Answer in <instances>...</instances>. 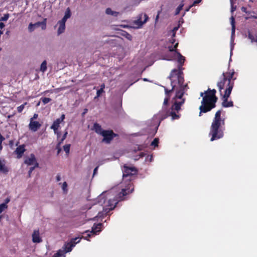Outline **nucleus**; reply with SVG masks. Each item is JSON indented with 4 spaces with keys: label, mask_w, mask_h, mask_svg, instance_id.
Segmentation results:
<instances>
[{
    "label": "nucleus",
    "mask_w": 257,
    "mask_h": 257,
    "mask_svg": "<svg viewBox=\"0 0 257 257\" xmlns=\"http://www.w3.org/2000/svg\"><path fill=\"white\" fill-rule=\"evenodd\" d=\"M178 56V69H174L172 70L169 78L171 81L172 89H168L166 87H164L166 97L164 100V105L168 104L170 100L171 93L173 91H175V95L173 98L174 103L172 104L171 109L168 110L164 114H161L160 117V120H163L168 116H171L172 119H178L180 118V114H178L181 109V106L184 103L185 99L183 98L185 93V89L187 86L186 84H184V77L183 76L182 67L185 58L182 56L180 53L177 52Z\"/></svg>",
    "instance_id": "f257e3e1"
},
{
    "label": "nucleus",
    "mask_w": 257,
    "mask_h": 257,
    "mask_svg": "<svg viewBox=\"0 0 257 257\" xmlns=\"http://www.w3.org/2000/svg\"><path fill=\"white\" fill-rule=\"evenodd\" d=\"M222 112V109L217 110L212 120L209 133L211 142L220 139L224 136L225 118L221 116Z\"/></svg>",
    "instance_id": "f03ea898"
},
{
    "label": "nucleus",
    "mask_w": 257,
    "mask_h": 257,
    "mask_svg": "<svg viewBox=\"0 0 257 257\" xmlns=\"http://www.w3.org/2000/svg\"><path fill=\"white\" fill-rule=\"evenodd\" d=\"M216 93V90L215 89L208 88L204 92H201L200 93V96L202 97V100L199 108V116H201L202 113H207L216 107V103L218 99Z\"/></svg>",
    "instance_id": "7ed1b4c3"
},
{
    "label": "nucleus",
    "mask_w": 257,
    "mask_h": 257,
    "mask_svg": "<svg viewBox=\"0 0 257 257\" xmlns=\"http://www.w3.org/2000/svg\"><path fill=\"white\" fill-rule=\"evenodd\" d=\"M134 190V188H132L131 190L129 188H124L121 190V191L118 194V196H115L113 198H111L110 193L107 194V196L104 201L105 203V207L103 208V212H99L97 216L101 217L102 216L103 213L105 216L108 215L110 211L113 210L118 202L120 201L123 200V198L125 196L128 194L131 193Z\"/></svg>",
    "instance_id": "20e7f679"
},
{
    "label": "nucleus",
    "mask_w": 257,
    "mask_h": 257,
    "mask_svg": "<svg viewBox=\"0 0 257 257\" xmlns=\"http://www.w3.org/2000/svg\"><path fill=\"white\" fill-rule=\"evenodd\" d=\"M234 73V70H232L229 72H223L220 76V80L218 82L217 85L221 95H222V90L224 88L227 90L231 87V90H232L234 81L236 79V78H233Z\"/></svg>",
    "instance_id": "39448f33"
},
{
    "label": "nucleus",
    "mask_w": 257,
    "mask_h": 257,
    "mask_svg": "<svg viewBox=\"0 0 257 257\" xmlns=\"http://www.w3.org/2000/svg\"><path fill=\"white\" fill-rule=\"evenodd\" d=\"M91 236L90 233L87 234V236H82L81 237H75L71 239L69 242H66L63 248L67 252H70L72 248L75 246V245L80 242L81 238H84L87 240H89L88 237H90Z\"/></svg>",
    "instance_id": "423d86ee"
},
{
    "label": "nucleus",
    "mask_w": 257,
    "mask_h": 257,
    "mask_svg": "<svg viewBox=\"0 0 257 257\" xmlns=\"http://www.w3.org/2000/svg\"><path fill=\"white\" fill-rule=\"evenodd\" d=\"M123 178L126 179L127 177H131L135 175L138 173V170L133 166L130 167L127 164H124L123 166Z\"/></svg>",
    "instance_id": "0eeeda50"
},
{
    "label": "nucleus",
    "mask_w": 257,
    "mask_h": 257,
    "mask_svg": "<svg viewBox=\"0 0 257 257\" xmlns=\"http://www.w3.org/2000/svg\"><path fill=\"white\" fill-rule=\"evenodd\" d=\"M101 136L103 137L102 142L109 144L115 137L118 136V135L114 133L112 130H109L103 131Z\"/></svg>",
    "instance_id": "6e6552de"
},
{
    "label": "nucleus",
    "mask_w": 257,
    "mask_h": 257,
    "mask_svg": "<svg viewBox=\"0 0 257 257\" xmlns=\"http://www.w3.org/2000/svg\"><path fill=\"white\" fill-rule=\"evenodd\" d=\"M231 92V87L227 90H225L224 94L222 96V106L224 107H229L233 106V103L232 101H228Z\"/></svg>",
    "instance_id": "1a4fd4ad"
},
{
    "label": "nucleus",
    "mask_w": 257,
    "mask_h": 257,
    "mask_svg": "<svg viewBox=\"0 0 257 257\" xmlns=\"http://www.w3.org/2000/svg\"><path fill=\"white\" fill-rule=\"evenodd\" d=\"M65 118V115L64 114H62L61 117L59 118H57L56 120L54 121L52 125L51 126L50 128L53 130L54 133L57 134V137L59 138L60 135V133L57 132V130L60 126V124L63 121L64 119Z\"/></svg>",
    "instance_id": "9d476101"
},
{
    "label": "nucleus",
    "mask_w": 257,
    "mask_h": 257,
    "mask_svg": "<svg viewBox=\"0 0 257 257\" xmlns=\"http://www.w3.org/2000/svg\"><path fill=\"white\" fill-rule=\"evenodd\" d=\"M46 19H44L42 22H38L35 24L30 23L29 25V30L30 32L34 30V28H32V27H38L42 26V29L44 30L46 28Z\"/></svg>",
    "instance_id": "9b49d317"
},
{
    "label": "nucleus",
    "mask_w": 257,
    "mask_h": 257,
    "mask_svg": "<svg viewBox=\"0 0 257 257\" xmlns=\"http://www.w3.org/2000/svg\"><path fill=\"white\" fill-rule=\"evenodd\" d=\"M41 124L39 122L33 120V118L30 119L29 128L31 131L35 132L41 127Z\"/></svg>",
    "instance_id": "f8f14e48"
},
{
    "label": "nucleus",
    "mask_w": 257,
    "mask_h": 257,
    "mask_svg": "<svg viewBox=\"0 0 257 257\" xmlns=\"http://www.w3.org/2000/svg\"><path fill=\"white\" fill-rule=\"evenodd\" d=\"M149 19V17L146 14H141L139 15V18L137 21L140 26H142L146 23Z\"/></svg>",
    "instance_id": "ddd939ff"
},
{
    "label": "nucleus",
    "mask_w": 257,
    "mask_h": 257,
    "mask_svg": "<svg viewBox=\"0 0 257 257\" xmlns=\"http://www.w3.org/2000/svg\"><path fill=\"white\" fill-rule=\"evenodd\" d=\"M25 146L24 145H20L18 146L16 150L15 151V153L17 155V158H21L24 153L25 152Z\"/></svg>",
    "instance_id": "4468645a"
},
{
    "label": "nucleus",
    "mask_w": 257,
    "mask_h": 257,
    "mask_svg": "<svg viewBox=\"0 0 257 257\" xmlns=\"http://www.w3.org/2000/svg\"><path fill=\"white\" fill-rule=\"evenodd\" d=\"M32 240L35 243H40L42 240L40 236V233L39 230H35L32 234Z\"/></svg>",
    "instance_id": "2eb2a0df"
},
{
    "label": "nucleus",
    "mask_w": 257,
    "mask_h": 257,
    "mask_svg": "<svg viewBox=\"0 0 257 257\" xmlns=\"http://www.w3.org/2000/svg\"><path fill=\"white\" fill-rule=\"evenodd\" d=\"M36 158L33 154H31L29 157L26 158L24 163L28 166L33 165L36 162Z\"/></svg>",
    "instance_id": "dca6fc26"
},
{
    "label": "nucleus",
    "mask_w": 257,
    "mask_h": 257,
    "mask_svg": "<svg viewBox=\"0 0 257 257\" xmlns=\"http://www.w3.org/2000/svg\"><path fill=\"white\" fill-rule=\"evenodd\" d=\"M92 130H94L96 134L100 135L102 134L103 131H105L103 130L101 126L97 122L94 123Z\"/></svg>",
    "instance_id": "f3484780"
},
{
    "label": "nucleus",
    "mask_w": 257,
    "mask_h": 257,
    "mask_svg": "<svg viewBox=\"0 0 257 257\" xmlns=\"http://www.w3.org/2000/svg\"><path fill=\"white\" fill-rule=\"evenodd\" d=\"M67 252L65 250L59 249L55 253L53 257H65V254Z\"/></svg>",
    "instance_id": "a211bd4d"
},
{
    "label": "nucleus",
    "mask_w": 257,
    "mask_h": 257,
    "mask_svg": "<svg viewBox=\"0 0 257 257\" xmlns=\"http://www.w3.org/2000/svg\"><path fill=\"white\" fill-rule=\"evenodd\" d=\"M247 37L251 43L255 42L257 41V35L252 34L250 31L248 32Z\"/></svg>",
    "instance_id": "6ab92c4d"
},
{
    "label": "nucleus",
    "mask_w": 257,
    "mask_h": 257,
    "mask_svg": "<svg viewBox=\"0 0 257 257\" xmlns=\"http://www.w3.org/2000/svg\"><path fill=\"white\" fill-rule=\"evenodd\" d=\"M105 13L107 15H111L114 17H117L119 14V13L116 11H113L112 10L108 8L106 9Z\"/></svg>",
    "instance_id": "aec40b11"
},
{
    "label": "nucleus",
    "mask_w": 257,
    "mask_h": 257,
    "mask_svg": "<svg viewBox=\"0 0 257 257\" xmlns=\"http://www.w3.org/2000/svg\"><path fill=\"white\" fill-rule=\"evenodd\" d=\"M0 172L4 173H7L9 172V169L6 165L3 164L0 160Z\"/></svg>",
    "instance_id": "412c9836"
},
{
    "label": "nucleus",
    "mask_w": 257,
    "mask_h": 257,
    "mask_svg": "<svg viewBox=\"0 0 257 257\" xmlns=\"http://www.w3.org/2000/svg\"><path fill=\"white\" fill-rule=\"evenodd\" d=\"M102 225V224L99 223L98 224H94L92 227V231L94 233L96 231H100V227Z\"/></svg>",
    "instance_id": "4be33fe9"
},
{
    "label": "nucleus",
    "mask_w": 257,
    "mask_h": 257,
    "mask_svg": "<svg viewBox=\"0 0 257 257\" xmlns=\"http://www.w3.org/2000/svg\"><path fill=\"white\" fill-rule=\"evenodd\" d=\"M65 29V24L59 23V27L58 30V34L60 35L64 32Z\"/></svg>",
    "instance_id": "5701e85b"
},
{
    "label": "nucleus",
    "mask_w": 257,
    "mask_h": 257,
    "mask_svg": "<svg viewBox=\"0 0 257 257\" xmlns=\"http://www.w3.org/2000/svg\"><path fill=\"white\" fill-rule=\"evenodd\" d=\"M47 68V62L46 60H45L42 63L41 65L40 70L42 72H44L46 71Z\"/></svg>",
    "instance_id": "b1692460"
},
{
    "label": "nucleus",
    "mask_w": 257,
    "mask_h": 257,
    "mask_svg": "<svg viewBox=\"0 0 257 257\" xmlns=\"http://www.w3.org/2000/svg\"><path fill=\"white\" fill-rule=\"evenodd\" d=\"M184 5L183 3V1H182L181 2V3L180 4V5L176 9V11H175V15H177L180 13V11L182 10V9L183 8Z\"/></svg>",
    "instance_id": "393cba45"
},
{
    "label": "nucleus",
    "mask_w": 257,
    "mask_h": 257,
    "mask_svg": "<svg viewBox=\"0 0 257 257\" xmlns=\"http://www.w3.org/2000/svg\"><path fill=\"white\" fill-rule=\"evenodd\" d=\"M40 100L43 102L44 104H46L50 102L52 100V99L50 98L42 97L40 99Z\"/></svg>",
    "instance_id": "a878e982"
},
{
    "label": "nucleus",
    "mask_w": 257,
    "mask_h": 257,
    "mask_svg": "<svg viewBox=\"0 0 257 257\" xmlns=\"http://www.w3.org/2000/svg\"><path fill=\"white\" fill-rule=\"evenodd\" d=\"M71 16V11L69 8H67L64 17L66 18L67 19L70 18Z\"/></svg>",
    "instance_id": "bb28decb"
},
{
    "label": "nucleus",
    "mask_w": 257,
    "mask_h": 257,
    "mask_svg": "<svg viewBox=\"0 0 257 257\" xmlns=\"http://www.w3.org/2000/svg\"><path fill=\"white\" fill-rule=\"evenodd\" d=\"M9 17H10L9 14L7 13V14H5L3 17H2L0 18V22L7 21L8 20V19L9 18Z\"/></svg>",
    "instance_id": "cd10ccee"
},
{
    "label": "nucleus",
    "mask_w": 257,
    "mask_h": 257,
    "mask_svg": "<svg viewBox=\"0 0 257 257\" xmlns=\"http://www.w3.org/2000/svg\"><path fill=\"white\" fill-rule=\"evenodd\" d=\"M159 144V139L158 138H155L154 139V140L151 143V145L154 147L158 146Z\"/></svg>",
    "instance_id": "c85d7f7f"
},
{
    "label": "nucleus",
    "mask_w": 257,
    "mask_h": 257,
    "mask_svg": "<svg viewBox=\"0 0 257 257\" xmlns=\"http://www.w3.org/2000/svg\"><path fill=\"white\" fill-rule=\"evenodd\" d=\"M70 148V144L65 145V146H63L64 151L67 154H68L69 153Z\"/></svg>",
    "instance_id": "c756f323"
},
{
    "label": "nucleus",
    "mask_w": 257,
    "mask_h": 257,
    "mask_svg": "<svg viewBox=\"0 0 257 257\" xmlns=\"http://www.w3.org/2000/svg\"><path fill=\"white\" fill-rule=\"evenodd\" d=\"M8 208V205L6 203H2L0 204V213H2L5 209Z\"/></svg>",
    "instance_id": "7c9ffc66"
},
{
    "label": "nucleus",
    "mask_w": 257,
    "mask_h": 257,
    "mask_svg": "<svg viewBox=\"0 0 257 257\" xmlns=\"http://www.w3.org/2000/svg\"><path fill=\"white\" fill-rule=\"evenodd\" d=\"M104 92V90L102 89H99L97 91L96 93V96L95 97V98L99 97L100 96L102 93Z\"/></svg>",
    "instance_id": "2f4dec72"
},
{
    "label": "nucleus",
    "mask_w": 257,
    "mask_h": 257,
    "mask_svg": "<svg viewBox=\"0 0 257 257\" xmlns=\"http://www.w3.org/2000/svg\"><path fill=\"white\" fill-rule=\"evenodd\" d=\"M62 189L64 192L67 191V184L66 182H64L62 184Z\"/></svg>",
    "instance_id": "473e14b6"
},
{
    "label": "nucleus",
    "mask_w": 257,
    "mask_h": 257,
    "mask_svg": "<svg viewBox=\"0 0 257 257\" xmlns=\"http://www.w3.org/2000/svg\"><path fill=\"white\" fill-rule=\"evenodd\" d=\"M168 49L170 52H175L176 54H177V52H179L177 50H175L174 47L172 46H169Z\"/></svg>",
    "instance_id": "72a5a7b5"
},
{
    "label": "nucleus",
    "mask_w": 257,
    "mask_h": 257,
    "mask_svg": "<svg viewBox=\"0 0 257 257\" xmlns=\"http://www.w3.org/2000/svg\"><path fill=\"white\" fill-rule=\"evenodd\" d=\"M24 108V104H22L18 107L17 110L19 112H21Z\"/></svg>",
    "instance_id": "f704fd0d"
},
{
    "label": "nucleus",
    "mask_w": 257,
    "mask_h": 257,
    "mask_svg": "<svg viewBox=\"0 0 257 257\" xmlns=\"http://www.w3.org/2000/svg\"><path fill=\"white\" fill-rule=\"evenodd\" d=\"M235 25L231 26V36L232 37L235 35Z\"/></svg>",
    "instance_id": "c9c22d12"
},
{
    "label": "nucleus",
    "mask_w": 257,
    "mask_h": 257,
    "mask_svg": "<svg viewBox=\"0 0 257 257\" xmlns=\"http://www.w3.org/2000/svg\"><path fill=\"white\" fill-rule=\"evenodd\" d=\"M34 170V167H30L28 172V176L29 177H31V174L32 172Z\"/></svg>",
    "instance_id": "e433bc0d"
},
{
    "label": "nucleus",
    "mask_w": 257,
    "mask_h": 257,
    "mask_svg": "<svg viewBox=\"0 0 257 257\" xmlns=\"http://www.w3.org/2000/svg\"><path fill=\"white\" fill-rule=\"evenodd\" d=\"M67 20V19L64 16V17L62 18V19L61 21H59V23H62V24H65V23H66Z\"/></svg>",
    "instance_id": "4c0bfd02"
},
{
    "label": "nucleus",
    "mask_w": 257,
    "mask_h": 257,
    "mask_svg": "<svg viewBox=\"0 0 257 257\" xmlns=\"http://www.w3.org/2000/svg\"><path fill=\"white\" fill-rule=\"evenodd\" d=\"M56 148L57 150V155H58L61 151V146L57 145Z\"/></svg>",
    "instance_id": "58836bf2"
},
{
    "label": "nucleus",
    "mask_w": 257,
    "mask_h": 257,
    "mask_svg": "<svg viewBox=\"0 0 257 257\" xmlns=\"http://www.w3.org/2000/svg\"><path fill=\"white\" fill-rule=\"evenodd\" d=\"M201 0H195L193 2V4H192L193 6H195L196 5L199 4L200 2H201Z\"/></svg>",
    "instance_id": "ea45409f"
},
{
    "label": "nucleus",
    "mask_w": 257,
    "mask_h": 257,
    "mask_svg": "<svg viewBox=\"0 0 257 257\" xmlns=\"http://www.w3.org/2000/svg\"><path fill=\"white\" fill-rule=\"evenodd\" d=\"M231 26L235 25V19L233 17H231Z\"/></svg>",
    "instance_id": "a19ab883"
},
{
    "label": "nucleus",
    "mask_w": 257,
    "mask_h": 257,
    "mask_svg": "<svg viewBox=\"0 0 257 257\" xmlns=\"http://www.w3.org/2000/svg\"><path fill=\"white\" fill-rule=\"evenodd\" d=\"M34 166L33 167H34V169L36 168H38L39 166V163L37 162V160H36V162L34 163Z\"/></svg>",
    "instance_id": "79ce46f5"
},
{
    "label": "nucleus",
    "mask_w": 257,
    "mask_h": 257,
    "mask_svg": "<svg viewBox=\"0 0 257 257\" xmlns=\"http://www.w3.org/2000/svg\"><path fill=\"white\" fill-rule=\"evenodd\" d=\"M67 134H68L67 132V131L65 132V133L64 134V135H63V136L62 137V139H64L65 140V139L66 138Z\"/></svg>",
    "instance_id": "37998d69"
},
{
    "label": "nucleus",
    "mask_w": 257,
    "mask_h": 257,
    "mask_svg": "<svg viewBox=\"0 0 257 257\" xmlns=\"http://www.w3.org/2000/svg\"><path fill=\"white\" fill-rule=\"evenodd\" d=\"M10 201V199L8 197L5 200V202L4 203H6V205H7V204Z\"/></svg>",
    "instance_id": "c03bdc74"
},
{
    "label": "nucleus",
    "mask_w": 257,
    "mask_h": 257,
    "mask_svg": "<svg viewBox=\"0 0 257 257\" xmlns=\"http://www.w3.org/2000/svg\"><path fill=\"white\" fill-rule=\"evenodd\" d=\"M60 180H61V176L59 174H58L56 176V181L57 182H58V181H60Z\"/></svg>",
    "instance_id": "a18cd8bd"
},
{
    "label": "nucleus",
    "mask_w": 257,
    "mask_h": 257,
    "mask_svg": "<svg viewBox=\"0 0 257 257\" xmlns=\"http://www.w3.org/2000/svg\"><path fill=\"white\" fill-rule=\"evenodd\" d=\"M5 25L3 23H2V22L0 23V28L1 29H3L5 27Z\"/></svg>",
    "instance_id": "49530a36"
},
{
    "label": "nucleus",
    "mask_w": 257,
    "mask_h": 257,
    "mask_svg": "<svg viewBox=\"0 0 257 257\" xmlns=\"http://www.w3.org/2000/svg\"><path fill=\"white\" fill-rule=\"evenodd\" d=\"M64 141V140L61 138V140L59 141L57 145L61 146V144Z\"/></svg>",
    "instance_id": "de8ad7c7"
},
{
    "label": "nucleus",
    "mask_w": 257,
    "mask_h": 257,
    "mask_svg": "<svg viewBox=\"0 0 257 257\" xmlns=\"http://www.w3.org/2000/svg\"><path fill=\"white\" fill-rule=\"evenodd\" d=\"M192 7H193L192 5L189 6L187 8H186L185 9V12H188L190 10V9H191V8H192Z\"/></svg>",
    "instance_id": "09e8293b"
},
{
    "label": "nucleus",
    "mask_w": 257,
    "mask_h": 257,
    "mask_svg": "<svg viewBox=\"0 0 257 257\" xmlns=\"http://www.w3.org/2000/svg\"><path fill=\"white\" fill-rule=\"evenodd\" d=\"M178 29V27H174L173 29L171 31V32H176Z\"/></svg>",
    "instance_id": "8fccbe9b"
},
{
    "label": "nucleus",
    "mask_w": 257,
    "mask_h": 257,
    "mask_svg": "<svg viewBox=\"0 0 257 257\" xmlns=\"http://www.w3.org/2000/svg\"><path fill=\"white\" fill-rule=\"evenodd\" d=\"M38 114L35 113L33 115V117L32 118H33V120L34 119H37L38 118Z\"/></svg>",
    "instance_id": "3c124183"
},
{
    "label": "nucleus",
    "mask_w": 257,
    "mask_h": 257,
    "mask_svg": "<svg viewBox=\"0 0 257 257\" xmlns=\"http://www.w3.org/2000/svg\"><path fill=\"white\" fill-rule=\"evenodd\" d=\"M170 41L172 44H174L176 40L174 38H172Z\"/></svg>",
    "instance_id": "603ef678"
},
{
    "label": "nucleus",
    "mask_w": 257,
    "mask_h": 257,
    "mask_svg": "<svg viewBox=\"0 0 257 257\" xmlns=\"http://www.w3.org/2000/svg\"><path fill=\"white\" fill-rule=\"evenodd\" d=\"M104 88H105V84H104V83H102L100 85V89H102L103 90H104Z\"/></svg>",
    "instance_id": "864d4df0"
},
{
    "label": "nucleus",
    "mask_w": 257,
    "mask_h": 257,
    "mask_svg": "<svg viewBox=\"0 0 257 257\" xmlns=\"http://www.w3.org/2000/svg\"><path fill=\"white\" fill-rule=\"evenodd\" d=\"M126 35H127L126 38L128 39H129V40H131L132 39V36L130 34H128V33H127Z\"/></svg>",
    "instance_id": "5fc2aeb1"
},
{
    "label": "nucleus",
    "mask_w": 257,
    "mask_h": 257,
    "mask_svg": "<svg viewBox=\"0 0 257 257\" xmlns=\"http://www.w3.org/2000/svg\"><path fill=\"white\" fill-rule=\"evenodd\" d=\"M241 11L243 12H244V13H247L246 12V8H245V7H242L241 8Z\"/></svg>",
    "instance_id": "6e6d98bb"
},
{
    "label": "nucleus",
    "mask_w": 257,
    "mask_h": 257,
    "mask_svg": "<svg viewBox=\"0 0 257 257\" xmlns=\"http://www.w3.org/2000/svg\"><path fill=\"white\" fill-rule=\"evenodd\" d=\"M98 167H96V168H94V169L93 170V174L94 175L97 172V169H98Z\"/></svg>",
    "instance_id": "4d7b16f0"
},
{
    "label": "nucleus",
    "mask_w": 257,
    "mask_h": 257,
    "mask_svg": "<svg viewBox=\"0 0 257 257\" xmlns=\"http://www.w3.org/2000/svg\"><path fill=\"white\" fill-rule=\"evenodd\" d=\"M236 10V7H234L233 5H232L231 6V12H233Z\"/></svg>",
    "instance_id": "13d9d810"
},
{
    "label": "nucleus",
    "mask_w": 257,
    "mask_h": 257,
    "mask_svg": "<svg viewBox=\"0 0 257 257\" xmlns=\"http://www.w3.org/2000/svg\"><path fill=\"white\" fill-rule=\"evenodd\" d=\"M178 46V43H176L175 44V45L173 46V47H174V49H175V50H177V48Z\"/></svg>",
    "instance_id": "bf43d9fd"
},
{
    "label": "nucleus",
    "mask_w": 257,
    "mask_h": 257,
    "mask_svg": "<svg viewBox=\"0 0 257 257\" xmlns=\"http://www.w3.org/2000/svg\"><path fill=\"white\" fill-rule=\"evenodd\" d=\"M159 17V13L158 14L157 16H156V20H155L156 22H157Z\"/></svg>",
    "instance_id": "052dcab7"
},
{
    "label": "nucleus",
    "mask_w": 257,
    "mask_h": 257,
    "mask_svg": "<svg viewBox=\"0 0 257 257\" xmlns=\"http://www.w3.org/2000/svg\"><path fill=\"white\" fill-rule=\"evenodd\" d=\"M172 33V38H174L175 37L176 32H171Z\"/></svg>",
    "instance_id": "680f3d73"
},
{
    "label": "nucleus",
    "mask_w": 257,
    "mask_h": 257,
    "mask_svg": "<svg viewBox=\"0 0 257 257\" xmlns=\"http://www.w3.org/2000/svg\"><path fill=\"white\" fill-rule=\"evenodd\" d=\"M87 111V109H86H86H85L84 110V112H83V114H85Z\"/></svg>",
    "instance_id": "e2e57ef3"
},
{
    "label": "nucleus",
    "mask_w": 257,
    "mask_h": 257,
    "mask_svg": "<svg viewBox=\"0 0 257 257\" xmlns=\"http://www.w3.org/2000/svg\"><path fill=\"white\" fill-rule=\"evenodd\" d=\"M40 101H39V102L37 104V106H39V105H40Z\"/></svg>",
    "instance_id": "0e129e2a"
},
{
    "label": "nucleus",
    "mask_w": 257,
    "mask_h": 257,
    "mask_svg": "<svg viewBox=\"0 0 257 257\" xmlns=\"http://www.w3.org/2000/svg\"><path fill=\"white\" fill-rule=\"evenodd\" d=\"M9 31H7V32H6V34L9 35Z\"/></svg>",
    "instance_id": "69168bd1"
},
{
    "label": "nucleus",
    "mask_w": 257,
    "mask_h": 257,
    "mask_svg": "<svg viewBox=\"0 0 257 257\" xmlns=\"http://www.w3.org/2000/svg\"><path fill=\"white\" fill-rule=\"evenodd\" d=\"M32 28H34V29H35V27H32Z\"/></svg>",
    "instance_id": "338daca9"
},
{
    "label": "nucleus",
    "mask_w": 257,
    "mask_h": 257,
    "mask_svg": "<svg viewBox=\"0 0 257 257\" xmlns=\"http://www.w3.org/2000/svg\"><path fill=\"white\" fill-rule=\"evenodd\" d=\"M128 185H130V187L131 186V185L130 183L128 184Z\"/></svg>",
    "instance_id": "774afa93"
}]
</instances>
